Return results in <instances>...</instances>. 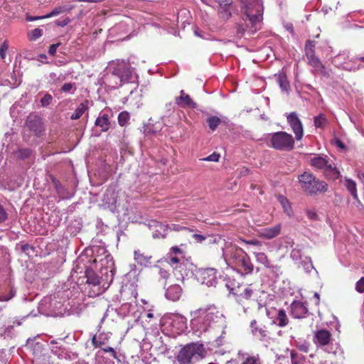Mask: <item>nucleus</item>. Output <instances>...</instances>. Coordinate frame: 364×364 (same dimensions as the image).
Masks as SVG:
<instances>
[{
	"mask_svg": "<svg viewBox=\"0 0 364 364\" xmlns=\"http://www.w3.org/2000/svg\"><path fill=\"white\" fill-rule=\"evenodd\" d=\"M175 103L182 108H196L197 103L195 102L189 95L185 92L183 90L180 91V95L175 98Z\"/></svg>",
	"mask_w": 364,
	"mask_h": 364,
	"instance_id": "obj_18",
	"label": "nucleus"
},
{
	"mask_svg": "<svg viewBox=\"0 0 364 364\" xmlns=\"http://www.w3.org/2000/svg\"><path fill=\"white\" fill-rule=\"evenodd\" d=\"M277 200L282 206L284 212L289 216H291L293 214V210L289 200L282 195H279L277 196Z\"/></svg>",
	"mask_w": 364,
	"mask_h": 364,
	"instance_id": "obj_31",
	"label": "nucleus"
},
{
	"mask_svg": "<svg viewBox=\"0 0 364 364\" xmlns=\"http://www.w3.org/2000/svg\"><path fill=\"white\" fill-rule=\"evenodd\" d=\"M250 22L248 21V23H246V26H244L242 25H240V24H237L236 26V36L237 38H241L242 36H244V34L245 33L246 31H247L248 33H252L250 31Z\"/></svg>",
	"mask_w": 364,
	"mask_h": 364,
	"instance_id": "obj_43",
	"label": "nucleus"
},
{
	"mask_svg": "<svg viewBox=\"0 0 364 364\" xmlns=\"http://www.w3.org/2000/svg\"><path fill=\"white\" fill-rule=\"evenodd\" d=\"M137 76L134 69L124 60H117L114 63L112 71L105 78L107 85L116 89L126 82H134Z\"/></svg>",
	"mask_w": 364,
	"mask_h": 364,
	"instance_id": "obj_2",
	"label": "nucleus"
},
{
	"mask_svg": "<svg viewBox=\"0 0 364 364\" xmlns=\"http://www.w3.org/2000/svg\"><path fill=\"white\" fill-rule=\"evenodd\" d=\"M328 123V120L323 113L319 114L314 118V124L318 129H324Z\"/></svg>",
	"mask_w": 364,
	"mask_h": 364,
	"instance_id": "obj_33",
	"label": "nucleus"
},
{
	"mask_svg": "<svg viewBox=\"0 0 364 364\" xmlns=\"http://www.w3.org/2000/svg\"><path fill=\"white\" fill-rule=\"evenodd\" d=\"M242 242L247 244V245H255V246H257V247H261L262 246V242L257 240H243V239H240Z\"/></svg>",
	"mask_w": 364,
	"mask_h": 364,
	"instance_id": "obj_60",
	"label": "nucleus"
},
{
	"mask_svg": "<svg viewBox=\"0 0 364 364\" xmlns=\"http://www.w3.org/2000/svg\"><path fill=\"white\" fill-rule=\"evenodd\" d=\"M27 126L30 130L34 132L36 134L41 132V123L39 119L28 120Z\"/></svg>",
	"mask_w": 364,
	"mask_h": 364,
	"instance_id": "obj_37",
	"label": "nucleus"
},
{
	"mask_svg": "<svg viewBox=\"0 0 364 364\" xmlns=\"http://www.w3.org/2000/svg\"><path fill=\"white\" fill-rule=\"evenodd\" d=\"M310 164L314 168L321 170L324 176L330 180L335 181L340 177V171L329 158L316 156L311 159Z\"/></svg>",
	"mask_w": 364,
	"mask_h": 364,
	"instance_id": "obj_7",
	"label": "nucleus"
},
{
	"mask_svg": "<svg viewBox=\"0 0 364 364\" xmlns=\"http://www.w3.org/2000/svg\"><path fill=\"white\" fill-rule=\"evenodd\" d=\"M217 271L214 268H207L199 272L198 280L203 284L213 287L217 284Z\"/></svg>",
	"mask_w": 364,
	"mask_h": 364,
	"instance_id": "obj_13",
	"label": "nucleus"
},
{
	"mask_svg": "<svg viewBox=\"0 0 364 364\" xmlns=\"http://www.w3.org/2000/svg\"><path fill=\"white\" fill-rule=\"evenodd\" d=\"M159 275L160 278L164 279H165V281H166V279L169 277L170 274L167 270L162 269V268H159Z\"/></svg>",
	"mask_w": 364,
	"mask_h": 364,
	"instance_id": "obj_61",
	"label": "nucleus"
},
{
	"mask_svg": "<svg viewBox=\"0 0 364 364\" xmlns=\"http://www.w3.org/2000/svg\"><path fill=\"white\" fill-rule=\"evenodd\" d=\"M277 82L279 85L282 92L289 93L290 90V85L287 80V75L284 73H280L275 75Z\"/></svg>",
	"mask_w": 364,
	"mask_h": 364,
	"instance_id": "obj_29",
	"label": "nucleus"
},
{
	"mask_svg": "<svg viewBox=\"0 0 364 364\" xmlns=\"http://www.w3.org/2000/svg\"><path fill=\"white\" fill-rule=\"evenodd\" d=\"M253 254L255 257L256 261L258 263L262 264L266 268L277 269V270H279V266L272 264L271 262L268 259L266 254H264V252H253Z\"/></svg>",
	"mask_w": 364,
	"mask_h": 364,
	"instance_id": "obj_27",
	"label": "nucleus"
},
{
	"mask_svg": "<svg viewBox=\"0 0 364 364\" xmlns=\"http://www.w3.org/2000/svg\"><path fill=\"white\" fill-rule=\"evenodd\" d=\"M287 121L294 133L296 139L301 140L304 136V127L297 113L292 112L287 114Z\"/></svg>",
	"mask_w": 364,
	"mask_h": 364,
	"instance_id": "obj_12",
	"label": "nucleus"
},
{
	"mask_svg": "<svg viewBox=\"0 0 364 364\" xmlns=\"http://www.w3.org/2000/svg\"><path fill=\"white\" fill-rule=\"evenodd\" d=\"M52 183L58 196L61 198H64L65 188L60 182L56 178H53Z\"/></svg>",
	"mask_w": 364,
	"mask_h": 364,
	"instance_id": "obj_45",
	"label": "nucleus"
},
{
	"mask_svg": "<svg viewBox=\"0 0 364 364\" xmlns=\"http://www.w3.org/2000/svg\"><path fill=\"white\" fill-rule=\"evenodd\" d=\"M299 264H301L308 273L311 272L312 269H315L310 257H304V260Z\"/></svg>",
	"mask_w": 364,
	"mask_h": 364,
	"instance_id": "obj_47",
	"label": "nucleus"
},
{
	"mask_svg": "<svg viewBox=\"0 0 364 364\" xmlns=\"http://www.w3.org/2000/svg\"><path fill=\"white\" fill-rule=\"evenodd\" d=\"M266 143L269 147L282 151H290L294 148V139L286 132H277L268 134Z\"/></svg>",
	"mask_w": 364,
	"mask_h": 364,
	"instance_id": "obj_5",
	"label": "nucleus"
},
{
	"mask_svg": "<svg viewBox=\"0 0 364 364\" xmlns=\"http://www.w3.org/2000/svg\"><path fill=\"white\" fill-rule=\"evenodd\" d=\"M345 186L347 189L349 191L352 196L354 199H358L357 189H356V183L354 181L351 179H346Z\"/></svg>",
	"mask_w": 364,
	"mask_h": 364,
	"instance_id": "obj_38",
	"label": "nucleus"
},
{
	"mask_svg": "<svg viewBox=\"0 0 364 364\" xmlns=\"http://www.w3.org/2000/svg\"><path fill=\"white\" fill-rule=\"evenodd\" d=\"M242 10L246 16L245 21H249L250 31L255 33L262 28L263 19V4L262 0H242Z\"/></svg>",
	"mask_w": 364,
	"mask_h": 364,
	"instance_id": "obj_3",
	"label": "nucleus"
},
{
	"mask_svg": "<svg viewBox=\"0 0 364 364\" xmlns=\"http://www.w3.org/2000/svg\"><path fill=\"white\" fill-rule=\"evenodd\" d=\"M95 125L100 127L102 132H107L110 127L109 117L107 114L100 112L99 116L97 117Z\"/></svg>",
	"mask_w": 364,
	"mask_h": 364,
	"instance_id": "obj_25",
	"label": "nucleus"
},
{
	"mask_svg": "<svg viewBox=\"0 0 364 364\" xmlns=\"http://www.w3.org/2000/svg\"><path fill=\"white\" fill-rule=\"evenodd\" d=\"M73 8V6H59L55 7L49 14L44 15L46 18L56 16L64 12L70 11Z\"/></svg>",
	"mask_w": 364,
	"mask_h": 364,
	"instance_id": "obj_34",
	"label": "nucleus"
},
{
	"mask_svg": "<svg viewBox=\"0 0 364 364\" xmlns=\"http://www.w3.org/2000/svg\"><path fill=\"white\" fill-rule=\"evenodd\" d=\"M331 334L327 330H319L314 333V343L319 346L327 345L331 340Z\"/></svg>",
	"mask_w": 364,
	"mask_h": 364,
	"instance_id": "obj_24",
	"label": "nucleus"
},
{
	"mask_svg": "<svg viewBox=\"0 0 364 364\" xmlns=\"http://www.w3.org/2000/svg\"><path fill=\"white\" fill-rule=\"evenodd\" d=\"M73 88V84L70 82L65 83L61 87V90L64 92H69Z\"/></svg>",
	"mask_w": 364,
	"mask_h": 364,
	"instance_id": "obj_63",
	"label": "nucleus"
},
{
	"mask_svg": "<svg viewBox=\"0 0 364 364\" xmlns=\"http://www.w3.org/2000/svg\"><path fill=\"white\" fill-rule=\"evenodd\" d=\"M205 353L203 344L191 343L186 345L178 352L176 360L179 364H193L200 359Z\"/></svg>",
	"mask_w": 364,
	"mask_h": 364,
	"instance_id": "obj_6",
	"label": "nucleus"
},
{
	"mask_svg": "<svg viewBox=\"0 0 364 364\" xmlns=\"http://www.w3.org/2000/svg\"><path fill=\"white\" fill-rule=\"evenodd\" d=\"M183 257H181L179 256L173 255L171 254H168V263L173 268V270L179 269V272H181L183 269H184V264L183 260Z\"/></svg>",
	"mask_w": 364,
	"mask_h": 364,
	"instance_id": "obj_26",
	"label": "nucleus"
},
{
	"mask_svg": "<svg viewBox=\"0 0 364 364\" xmlns=\"http://www.w3.org/2000/svg\"><path fill=\"white\" fill-rule=\"evenodd\" d=\"M7 219L8 213H6L3 205L0 204V223L5 222Z\"/></svg>",
	"mask_w": 364,
	"mask_h": 364,
	"instance_id": "obj_59",
	"label": "nucleus"
},
{
	"mask_svg": "<svg viewBox=\"0 0 364 364\" xmlns=\"http://www.w3.org/2000/svg\"><path fill=\"white\" fill-rule=\"evenodd\" d=\"M186 318L178 314H171L166 318V323L171 328V331L177 334L186 328Z\"/></svg>",
	"mask_w": 364,
	"mask_h": 364,
	"instance_id": "obj_10",
	"label": "nucleus"
},
{
	"mask_svg": "<svg viewBox=\"0 0 364 364\" xmlns=\"http://www.w3.org/2000/svg\"><path fill=\"white\" fill-rule=\"evenodd\" d=\"M220 158V155L216 152H213L210 155H209L207 157L200 159V160L204 161H213V162H218Z\"/></svg>",
	"mask_w": 364,
	"mask_h": 364,
	"instance_id": "obj_53",
	"label": "nucleus"
},
{
	"mask_svg": "<svg viewBox=\"0 0 364 364\" xmlns=\"http://www.w3.org/2000/svg\"><path fill=\"white\" fill-rule=\"evenodd\" d=\"M102 350L105 353H110L111 356L113 357L114 359H117L119 361L120 360L119 358H118L117 352L115 351V350L113 348H112V347L102 348Z\"/></svg>",
	"mask_w": 364,
	"mask_h": 364,
	"instance_id": "obj_57",
	"label": "nucleus"
},
{
	"mask_svg": "<svg viewBox=\"0 0 364 364\" xmlns=\"http://www.w3.org/2000/svg\"><path fill=\"white\" fill-rule=\"evenodd\" d=\"M151 256L145 255L144 253H141L139 250L134 251V259L139 265L145 267L150 265L151 263Z\"/></svg>",
	"mask_w": 364,
	"mask_h": 364,
	"instance_id": "obj_30",
	"label": "nucleus"
},
{
	"mask_svg": "<svg viewBox=\"0 0 364 364\" xmlns=\"http://www.w3.org/2000/svg\"><path fill=\"white\" fill-rule=\"evenodd\" d=\"M296 346L301 351L307 353L309 349V343L305 340H299L296 341Z\"/></svg>",
	"mask_w": 364,
	"mask_h": 364,
	"instance_id": "obj_50",
	"label": "nucleus"
},
{
	"mask_svg": "<svg viewBox=\"0 0 364 364\" xmlns=\"http://www.w3.org/2000/svg\"><path fill=\"white\" fill-rule=\"evenodd\" d=\"M155 230L152 232L153 237L154 238H164L166 236L168 228L161 223L154 222Z\"/></svg>",
	"mask_w": 364,
	"mask_h": 364,
	"instance_id": "obj_28",
	"label": "nucleus"
},
{
	"mask_svg": "<svg viewBox=\"0 0 364 364\" xmlns=\"http://www.w3.org/2000/svg\"><path fill=\"white\" fill-rule=\"evenodd\" d=\"M245 252L240 247L232 245V243H226L223 249V256L228 264L235 266L239 262Z\"/></svg>",
	"mask_w": 364,
	"mask_h": 364,
	"instance_id": "obj_8",
	"label": "nucleus"
},
{
	"mask_svg": "<svg viewBox=\"0 0 364 364\" xmlns=\"http://www.w3.org/2000/svg\"><path fill=\"white\" fill-rule=\"evenodd\" d=\"M43 31L41 28H35L28 33V38L31 41H36L42 36Z\"/></svg>",
	"mask_w": 364,
	"mask_h": 364,
	"instance_id": "obj_49",
	"label": "nucleus"
},
{
	"mask_svg": "<svg viewBox=\"0 0 364 364\" xmlns=\"http://www.w3.org/2000/svg\"><path fill=\"white\" fill-rule=\"evenodd\" d=\"M252 333L254 336L262 341H266L268 338V333L265 326H259L255 320L250 323Z\"/></svg>",
	"mask_w": 364,
	"mask_h": 364,
	"instance_id": "obj_20",
	"label": "nucleus"
},
{
	"mask_svg": "<svg viewBox=\"0 0 364 364\" xmlns=\"http://www.w3.org/2000/svg\"><path fill=\"white\" fill-rule=\"evenodd\" d=\"M69 294L68 291L60 290L54 296L53 298H45L44 302H50V307L53 309L60 310L63 306V304L68 299Z\"/></svg>",
	"mask_w": 364,
	"mask_h": 364,
	"instance_id": "obj_16",
	"label": "nucleus"
},
{
	"mask_svg": "<svg viewBox=\"0 0 364 364\" xmlns=\"http://www.w3.org/2000/svg\"><path fill=\"white\" fill-rule=\"evenodd\" d=\"M306 58L308 59L309 64L314 68V70L318 74L321 75H326L327 74L324 65L322 64L319 58L316 56V54L306 55Z\"/></svg>",
	"mask_w": 364,
	"mask_h": 364,
	"instance_id": "obj_22",
	"label": "nucleus"
},
{
	"mask_svg": "<svg viewBox=\"0 0 364 364\" xmlns=\"http://www.w3.org/2000/svg\"><path fill=\"white\" fill-rule=\"evenodd\" d=\"M291 364H304L302 360H299L297 355L291 353Z\"/></svg>",
	"mask_w": 364,
	"mask_h": 364,
	"instance_id": "obj_64",
	"label": "nucleus"
},
{
	"mask_svg": "<svg viewBox=\"0 0 364 364\" xmlns=\"http://www.w3.org/2000/svg\"><path fill=\"white\" fill-rule=\"evenodd\" d=\"M255 291L252 284H241L231 289L232 294L237 297L238 301L250 299Z\"/></svg>",
	"mask_w": 364,
	"mask_h": 364,
	"instance_id": "obj_14",
	"label": "nucleus"
},
{
	"mask_svg": "<svg viewBox=\"0 0 364 364\" xmlns=\"http://www.w3.org/2000/svg\"><path fill=\"white\" fill-rule=\"evenodd\" d=\"M15 292L11 289L9 294H0V301H7L14 296Z\"/></svg>",
	"mask_w": 364,
	"mask_h": 364,
	"instance_id": "obj_55",
	"label": "nucleus"
},
{
	"mask_svg": "<svg viewBox=\"0 0 364 364\" xmlns=\"http://www.w3.org/2000/svg\"><path fill=\"white\" fill-rule=\"evenodd\" d=\"M306 215L311 220H316L318 219V215L315 210H307Z\"/></svg>",
	"mask_w": 364,
	"mask_h": 364,
	"instance_id": "obj_62",
	"label": "nucleus"
},
{
	"mask_svg": "<svg viewBox=\"0 0 364 364\" xmlns=\"http://www.w3.org/2000/svg\"><path fill=\"white\" fill-rule=\"evenodd\" d=\"M315 43L313 41L308 40L305 43V54L306 55L315 54L314 50Z\"/></svg>",
	"mask_w": 364,
	"mask_h": 364,
	"instance_id": "obj_48",
	"label": "nucleus"
},
{
	"mask_svg": "<svg viewBox=\"0 0 364 364\" xmlns=\"http://www.w3.org/2000/svg\"><path fill=\"white\" fill-rule=\"evenodd\" d=\"M8 48H9V46L6 41H4L0 46V58L2 60H4L6 58V54Z\"/></svg>",
	"mask_w": 364,
	"mask_h": 364,
	"instance_id": "obj_58",
	"label": "nucleus"
},
{
	"mask_svg": "<svg viewBox=\"0 0 364 364\" xmlns=\"http://www.w3.org/2000/svg\"><path fill=\"white\" fill-rule=\"evenodd\" d=\"M205 314L206 321L209 323V328L215 326L216 323L223 326L225 323V317L215 308L205 309Z\"/></svg>",
	"mask_w": 364,
	"mask_h": 364,
	"instance_id": "obj_15",
	"label": "nucleus"
},
{
	"mask_svg": "<svg viewBox=\"0 0 364 364\" xmlns=\"http://www.w3.org/2000/svg\"><path fill=\"white\" fill-rule=\"evenodd\" d=\"M242 255L243 257L239 259V262H237L235 267L240 268L245 274H251L253 272L254 265L246 252Z\"/></svg>",
	"mask_w": 364,
	"mask_h": 364,
	"instance_id": "obj_23",
	"label": "nucleus"
},
{
	"mask_svg": "<svg viewBox=\"0 0 364 364\" xmlns=\"http://www.w3.org/2000/svg\"><path fill=\"white\" fill-rule=\"evenodd\" d=\"M302 190L311 196L324 193L328 191V184L317 178L311 172L305 171L298 177Z\"/></svg>",
	"mask_w": 364,
	"mask_h": 364,
	"instance_id": "obj_4",
	"label": "nucleus"
},
{
	"mask_svg": "<svg viewBox=\"0 0 364 364\" xmlns=\"http://www.w3.org/2000/svg\"><path fill=\"white\" fill-rule=\"evenodd\" d=\"M191 325L192 328L200 333L205 332L209 328V323L206 321L205 309H199L191 313Z\"/></svg>",
	"mask_w": 364,
	"mask_h": 364,
	"instance_id": "obj_9",
	"label": "nucleus"
},
{
	"mask_svg": "<svg viewBox=\"0 0 364 364\" xmlns=\"http://www.w3.org/2000/svg\"><path fill=\"white\" fill-rule=\"evenodd\" d=\"M282 225L277 224L273 227H267L258 230V236L265 240H271L279 235Z\"/></svg>",
	"mask_w": 364,
	"mask_h": 364,
	"instance_id": "obj_17",
	"label": "nucleus"
},
{
	"mask_svg": "<svg viewBox=\"0 0 364 364\" xmlns=\"http://www.w3.org/2000/svg\"><path fill=\"white\" fill-rule=\"evenodd\" d=\"M291 314L296 318H304L308 314L306 306L301 301H294L290 306Z\"/></svg>",
	"mask_w": 364,
	"mask_h": 364,
	"instance_id": "obj_19",
	"label": "nucleus"
},
{
	"mask_svg": "<svg viewBox=\"0 0 364 364\" xmlns=\"http://www.w3.org/2000/svg\"><path fill=\"white\" fill-rule=\"evenodd\" d=\"M106 339L105 334L95 335L92 336V343L95 348H101L105 343Z\"/></svg>",
	"mask_w": 364,
	"mask_h": 364,
	"instance_id": "obj_40",
	"label": "nucleus"
},
{
	"mask_svg": "<svg viewBox=\"0 0 364 364\" xmlns=\"http://www.w3.org/2000/svg\"><path fill=\"white\" fill-rule=\"evenodd\" d=\"M32 154V151L30 149H18L15 151V156L21 160L28 159Z\"/></svg>",
	"mask_w": 364,
	"mask_h": 364,
	"instance_id": "obj_41",
	"label": "nucleus"
},
{
	"mask_svg": "<svg viewBox=\"0 0 364 364\" xmlns=\"http://www.w3.org/2000/svg\"><path fill=\"white\" fill-rule=\"evenodd\" d=\"M355 290L359 293L364 292V277H361L356 283H355Z\"/></svg>",
	"mask_w": 364,
	"mask_h": 364,
	"instance_id": "obj_56",
	"label": "nucleus"
},
{
	"mask_svg": "<svg viewBox=\"0 0 364 364\" xmlns=\"http://www.w3.org/2000/svg\"><path fill=\"white\" fill-rule=\"evenodd\" d=\"M168 253L171 254V255H173L179 256L181 257H184V252H183V250L181 247H179L178 246L172 247L170 249V251H169Z\"/></svg>",
	"mask_w": 364,
	"mask_h": 364,
	"instance_id": "obj_54",
	"label": "nucleus"
},
{
	"mask_svg": "<svg viewBox=\"0 0 364 364\" xmlns=\"http://www.w3.org/2000/svg\"><path fill=\"white\" fill-rule=\"evenodd\" d=\"M58 343L55 340L50 341V350L51 353L57 356L59 359H65L72 360L78 357V354L75 352L69 350L68 348L63 346H58Z\"/></svg>",
	"mask_w": 364,
	"mask_h": 364,
	"instance_id": "obj_11",
	"label": "nucleus"
},
{
	"mask_svg": "<svg viewBox=\"0 0 364 364\" xmlns=\"http://www.w3.org/2000/svg\"><path fill=\"white\" fill-rule=\"evenodd\" d=\"M290 257L296 264H300L304 259L302 255V248L299 246H296L292 249Z\"/></svg>",
	"mask_w": 364,
	"mask_h": 364,
	"instance_id": "obj_36",
	"label": "nucleus"
},
{
	"mask_svg": "<svg viewBox=\"0 0 364 364\" xmlns=\"http://www.w3.org/2000/svg\"><path fill=\"white\" fill-rule=\"evenodd\" d=\"M182 293L183 289L179 284H173L166 289L165 296L170 301H176L181 298Z\"/></svg>",
	"mask_w": 364,
	"mask_h": 364,
	"instance_id": "obj_21",
	"label": "nucleus"
},
{
	"mask_svg": "<svg viewBox=\"0 0 364 364\" xmlns=\"http://www.w3.org/2000/svg\"><path fill=\"white\" fill-rule=\"evenodd\" d=\"M105 200L109 204H115L117 196L114 191L111 189H107L105 195Z\"/></svg>",
	"mask_w": 364,
	"mask_h": 364,
	"instance_id": "obj_46",
	"label": "nucleus"
},
{
	"mask_svg": "<svg viewBox=\"0 0 364 364\" xmlns=\"http://www.w3.org/2000/svg\"><path fill=\"white\" fill-rule=\"evenodd\" d=\"M87 101L81 103L75 110V112L70 116L72 119H78L80 118L83 114L87 112L88 106Z\"/></svg>",
	"mask_w": 364,
	"mask_h": 364,
	"instance_id": "obj_35",
	"label": "nucleus"
},
{
	"mask_svg": "<svg viewBox=\"0 0 364 364\" xmlns=\"http://www.w3.org/2000/svg\"><path fill=\"white\" fill-rule=\"evenodd\" d=\"M242 364H261L258 355L255 356L247 355L242 363Z\"/></svg>",
	"mask_w": 364,
	"mask_h": 364,
	"instance_id": "obj_51",
	"label": "nucleus"
},
{
	"mask_svg": "<svg viewBox=\"0 0 364 364\" xmlns=\"http://www.w3.org/2000/svg\"><path fill=\"white\" fill-rule=\"evenodd\" d=\"M99 263L100 277L90 267L87 268L85 272L87 284L90 287V290L88 291V295L90 297H95L103 293L114 279L116 268L113 257L107 254L100 259Z\"/></svg>",
	"mask_w": 364,
	"mask_h": 364,
	"instance_id": "obj_1",
	"label": "nucleus"
},
{
	"mask_svg": "<svg viewBox=\"0 0 364 364\" xmlns=\"http://www.w3.org/2000/svg\"><path fill=\"white\" fill-rule=\"evenodd\" d=\"M53 100V97L51 95L47 93L45 94L44 96L41 99V104L42 107L48 106Z\"/></svg>",
	"mask_w": 364,
	"mask_h": 364,
	"instance_id": "obj_52",
	"label": "nucleus"
},
{
	"mask_svg": "<svg viewBox=\"0 0 364 364\" xmlns=\"http://www.w3.org/2000/svg\"><path fill=\"white\" fill-rule=\"evenodd\" d=\"M206 122L210 129L212 132H214L218 125L221 123V120L219 117L216 116H211L207 118Z\"/></svg>",
	"mask_w": 364,
	"mask_h": 364,
	"instance_id": "obj_39",
	"label": "nucleus"
},
{
	"mask_svg": "<svg viewBox=\"0 0 364 364\" xmlns=\"http://www.w3.org/2000/svg\"><path fill=\"white\" fill-rule=\"evenodd\" d=\"M289 319L284 309H279L277 314L274 323L279 327H284L288 324Z\"/></svg>",
	"mask_w": 364,
	"mask_h": 364,
	"instance_id": "obj_32",
	"label": "nucleus"
},
{
	"mask_svg": "<svg viewBox=\"0 0 364 364\" xmlns=\"http://www.w3.org/2000/svg\"><path fill=\"white\" fill-rule=\"evenodd\" d=\"M230 6H219V15L221 18H223L225 21L228 20L231 16V11L230 10Z\"/></svg>",
	"mask_w": 364,
	"mask_h": 364,
	"instance_id": "obj_42",
	"label": "nucleus"
},
{
	"mask_svg": "<svg viewBox=\"0 0 364 364\" xmlns=\"http://www.w3.org/2000/svg\"><path fill=\"white\" fill-rule=\"evenodd\" d=\"M130 119V114L128 112L123 111L118 115V123L121 127L126 126Z\"/></svg>",
	"mask_w": 364,
	"mask_h": 364,
	"instance_id": "obj_44",
	"label": "nucleus"
}]
</instances>
